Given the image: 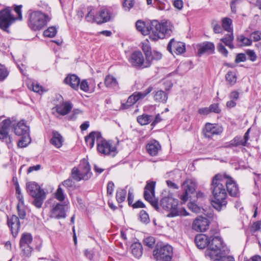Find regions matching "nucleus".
<instances>
[{
	"instance_id": "obj_1",
	"label": "nucleus",
	"mask_w": 261,
	"mask_h": 261,
	"mask_svg": "<svg viewBox=\"0 0 261 261\" xmlns=\"http://www.w3.org/2000/svg\"><path fill=\"white\" fill-rule=\"evenodd\" d=\"M136 27L142 35H148L149 39L154 41L169 37L172 32V26L169 22L161 23L157 20H152L147 23L138 20L136 22Z\"/></svg>"
},
{
	"instance_id": "obj_2",
	"label": "nucleus",
	"mask_w": 261,
	"mask_h": 261,
	"mask_svg": "<svg viewBox=\"0 0 261 261\" xmlns=\"http://www.w3.org/2000/svg\"><path fill=\"white\" fill-rule=\"evenodd\" d=\"M210 189L214 198L212 201L213 207L218 211L225 208L227 204V194L222 174H217L212 178Z\"/></svg>"
},
{
	"instance_id": "obj_3",
	"label": "nucleus",
	"mask_w": 261,
	"mask_h": 261,
	"mask_svg": "<svg viewBox=\"0 0 261 261\" xmlns=\"http://www.w3.org/2000/svg\"><path fill=\"white\" fill-rule=\"evenodd\" d=\"M228 248L216 230H211L208 247L205 252V255L208 258H213L214 255L225 250Z\"/></svg>"
},
{
	"instance_id": "obj_4",
	"label": "nucleus",
	"mask_w": 261,
	"mask_h": 261,
	"mask_svg": "<svg viewBox=\"0 0 261 261\" xmlns=\"http://www.w3.org/2000/svg\"><path fill=\"white\" fill-rule=\"evenodd\" d=\"M178 200L171 196L164 197L161 200V205L163 208L169 213L167 215L168 217H174L178 216H187L188 213L184 208L178 207Z\"/></svg>"
},
{
	"instance_id": "obj_5",
	"label": "nucleus",
	"mask_w": 261,
	"mask_h": 261,
	"mask_svg": "<svg viewBox=\"0 0 261 261\" xmlns=\"http://www.w3.org/2000/svg\"><path fill=\"white\" fill-rule=\"evenodd\" d=\"M28 193L34 198L33 204L37 208H41L46 197V193L40 186L35 182H29L27 184Z\"/></svg>"
},
{
	"instance_id": "obj_6",
	"label": "nucleus",
	"mask_w": 261,
	"mask_h": 261,
	"mask_svg": "<svg viewBox=\"0 0 261 261\" xmlns=\"http://www.w3.org/2000/svg\"><path fill=\"white\" fill-rule=\"evenodd\" d=\"M49 20L50 18L47 14L39 11H34L30 15L29 26L33 30H40Z\"/></svg>"
},
{
	"instance_id": "obj_7",
	"label": "nucleus",
	"mask_w": 261,
	"mask_h": 261,
	"mask_svg": "<svg viewBox=\"0 0 261 261\" xmlns=\"http://www.w3.org/2000/svg\"><path fill=\"white\" fill-rule=\"evenodd\" d=\"M89 163L85 160L81 162L78 167H74L71 171V176L77 181L88 180L92 176Z\"/></svg>"
},
{
	"instance_id": "obj_8",
	"label": "nucleus",
	"mask_w": 261,
	"mask_h": 261,
	"mask_svg": "<svg viewBox=\"0 0 261 261\" xmlns=\"http://www.w3.org/2000/svg\"><path fill=\"white\" fill-rule=\"evenodd\" d=\"M153 255L156 260L170 261L173 257V248L168 244H158Z\"/></svg>"
},
{
	"instance_id": "obj_9",
	"label": "nucleus",
	"mask_w": 261,
	"mask_h": 261,
	"mask_svg": "<svg viewBox=\"0 0 261 261\" xmlns=\"http://www.w3.org/2000/svg\"><path fill=\"white\" fill-rule=\"evenodd\" d=\"M97 149L98 152L104 155L115 156L117 153V148L113 144L112 141H107L102 137L97 143Z\"/></svg>"
},
{
	"instance_id": "obj_10",
	"label": "nucleus",
	"mask_w": 261,
	"mask_h": 261,
	"mask_svg": "<svg viewBox=\"0 0 261 261\" xmlns=\"http://www.w3.org/2000/svg\"><path fill=\"white\" fill-rule=\"evenodd\" d=\"M155 181H147L144 188V197L156 210L159 209L158 200L155 197Z\"/></svg>"
},
{
	"instance_id": "obj_11",
	"label": "nucleus",
	"mask_w": 261,
	"mask_h": 261,
	"mask_svg": "<svg viewBox=\"0 0 261 261\" xmlns=\"http://www.w3.org/2000/svg\"><path fill=\"white\" fill-rule=\"evenodd\" d=\"M16 18L11 14L10 8L0 11V28L8 32V28L15 21Z\"/></svg>"
},
{
	"instance_id": "obj_12",
	"label": "nucleus",
	"mask_w": 261,
	"mask_h": 261,
	"mask_svg": "<svg viewBox=\"0 0 261 261\" xmlns=\"http://www.w3.org/2000/svg\"><path fill=\"white\" fill-rule=\"evenodd\" d=\"M32 241L33 237L30 233L24 232L21 234L19 245L21 252L25 256H29L33 250L31 246Z\"/></svg>"
},
{
	"instance_id": "obj_13",
	"label": "nucleus",
	"mask_w": 261,
	"mask_h": 261,
	"mask_svg": "<svg viewBox=\"0 0 261 261\" xmlns=\"http://www.w3.org/2000/svg\"><path fill=\"white\" fill-rule=\"evenodd\" d=\"M197 187V182L194 178H187L182 184L184 193L181 195L180 199L183 202H186L190 197V195L194 194Z\"/></svg>"
},
{
	"instance_id": "obj_14",
	"label": "nucleus",
	"mask_w": 261,
	"mask_h": 261,
	"mask_svg": "<svg viewBox=\"0 0 261 261\" xmlns=\"http://www.w3.org/2000/svg\"><path fill=\"white\" fill-rule=\"evenodd\" d=\"M14 118H9L2 121L0 127V140L5 142L9 146L11 144V138L9 135V129L10 126L13 127Z\"/></svg>"
},
{
	"instance_id": "obj_15",
	"label": "nucleus",
	"mask_w": 261,
	"mask_h": 261,
	"mask_svg": "<svg viewBox=\"0 0 261 261\" xmlns=\"http://www.w3.org/2000/svg\"><path fill=\"white\" fill-rule=\"evenodd\" d=\"M223 175V182L227 191L230 196L238 197L240 195V191L238 185L230 176L226 174Z\"/></svg>"
},
{
	"instance_id": "obj_16",
	"label": "nucleus",
	"mask_w": 261,
	"mask_h": 261,
	"mask_svg": "<svg viewBox=\"0 0 261 261\" xmlns=\"http://www.w3.org/2000/svg\"><path fill=\"white\" fill-rule=\"evenodd\" d=\"M129 62L131 65L136 67H140L142 68H147L150 66V63L144 61V58L142 53L140 51H135L133 52L130 58Z\"/></svg>"
},
{
	"instance_id": "obj_17",
	"label": "nucleus",
	"mask_w": 261,
	"mask_h": 261,
	"mask_svg": "<svg viewBox=\"0 0 261 261\" xmlns=\"http://www.w3.org/2000/svg\"><path fill=\"white\" fill-rule=\"evenodd\" d=\"M223 129L221 126L217 124L207 123L205 124L203 132L206 138H212L214 135H218L223 132Z\"/></svg>"
},
{
	"instance_id": "obj_18",
	"label": "nucleus",
	"mask_w": 261,
	"mask_h": 261,
	"mask_svg": "<svg viewBox=\"0 0 261 261\" xmlns=\"http://www.w3.org/2000/svg\"><path fill=\"white\" fill-rule=\"evenodd\" d=\"M167 49L172 55L173 50L176 55H181L186 51V45L185 43L177 41L173 38L168 43Z\"/></svg>"
},
{
	"instance_id": "obj_19",
	"label": "nucleus",
	"mask_w": 261,
	"mask_h": 261,
	"mask_svg": "<svg viewBox=\"0 0 261 261\" xmlns=\"http://www.w3.org/2000/svg\"><path fill=\"white\" fill-rule=\"evenodd\" d=\"M215 45L213 42L205 41L196 45L197 54L201 56L204 54L208 55L214 53Z\"/></svg>"
},
{
	"instance_id": "obj_20",
	"label": "nucleus",
	"mask_w": 261,
	"mask_h": 261,
	"mask_svg": "<svg viewBox=\"0 0 261 261\" xmlns=\"http://www.w3.org/2000/svg\"><path fill=\"white\" fill-rule=\"evenodd\" d=\"M13 129L15 134L17 136H23L24 135L29 134L30 132L29 127L27 125L24 120H22L16 123L14 118Z\"/></svg>"
},
{
	"instance_id": "obj_21",
	"label": "nucleus",
	"mask_w": 261,
	"mask_h": 261,
	"mask_svg": "<svg viewBox=\"0 0 261 261\" xmlns=\"http://www.w3.org/2000/svg\"><path fill=\"white\" fill-rule=\"evenodd\" d=\"M7 224L11 229L13 236L14 238L16 237L20 227V222L19 218L15 215H13L10 217H8Z\"/></svg>"
},
{
	"instance_id": "obj_22",
	"label": "nucleus",
	"mask_w": 261,
	"mask_h": 261,
	"mask_svg": "<svg viewBox=\"0 0 261 261\" xmlns=\"http://www.w3.org/2000/svg\"><path fill=\"white\" fill-rule=\"evenodd\" d=\"M112 12L111 8H102L98 14H96V22L101 24L109 21L111 18Z\"/></svg>"
},
{
	"instance_id": "obj_23",
	"label": "nucleus",
	"mask_w": 261,
	"mask_h": 261,
	"mask_svg": "<svg viewBox=\"0 0 261 261\" xmlns=\"http://www.w3.org/2000/svg\"><path fill=\"white\" fill-rule=\"evenodd\" d=\"M209 224L210 222L207 219L199 217L194 221L192 228L196 231H205L208 229Z\"/></svg>"
},
{
	"instance_id": "obj_24",
	"label": "nucleus",
	"mask_w": 261,
	"mask_h": 261,
	"mask_svg": "<svg viewBox=\"0 0 261 261\" xmlns=\"http://www.w3.org/2000/svg\"><path fill=\"white\" fill-rule=\"evenodd\" d=\"M66 205L57 203L53 206L51 210L50 217L56 219L64 218L66 217Z\"/></svg>"
},
{
	"instance_id": "obj_25",
	"label": "nucleus",
	"mask_w": 261,
	"mask_h": 261,
	"mask_svg": "<svg viewBox=\"0 0 261 261\" xmlns=\"http://www.w3.org/2000/svg\"><path fill=\"white\" fill-rule=\"evenodd\" d=\"M64 83L73 89L77 90L80 84V79L75 74H68L64 79Z\"/></svg>"
},
{
	"instance_id": "obj_26",
	"label": "nucleus",
	"mask_w": 261,
	"mask_h": 261,
	"mask_svg": "<svg viewBox=\"0 0 261 261\" xmlns=\"http://www.w3.org/2000/svg\"><path fill=\"white\" fill-rule=\"evenodd\" d=\"M161 149V146L160 144L155 140L150 141L146 145V149L148 153L152 156L156 155Z\"/></svg>"
},
{
	"instance_id": "obj_27",
	"label": "nucleus",
	"mask_w": 261,
	"mask_h": 261,
	"mask_svg": "<svg viewBox=\"0 0 261 261\" xmlns=\"http://www.w3.org/2000/svg\"><path fill=\"white\" fill-rule=\"evenodd\" d=\"M210 237L204 234H199L196 236L195 238V243L197 247L201 249L205 248L206 247H208Z\"/></svg>"
},
{
	"instance_id": "obj_28",
	"label": "nucleus",
	"mask_w": 261,
	"mask_h": 261,
	"mask_svg": "<svg viewBox=\"0 0 261 261\" xmlns=\"http://www.w3.org/2000/svg\"><path fill=\"white\" fill-rule=\"evenodd\" d=\"M101 139V134L99 132H92L87 136L85 137V141L90 148H92L94 145L95 140L97 143L99 139Z\"/></svg>"
},
{
	"instance_id": "obj_29",
	"label": "nucleus",
	"mask_w": 261,
	"mask_h": 261,
	"mask_svg": "<svg viewBox=\"0 0 261 261\" xmlns=\"http://www.w3.org/2000/svg\"><path fill=\"white\" fill-rule=\"evenodd\" d=\"M229 252V251L227 249L218 253V254L214 255L213 258H210L213 259V261H234V258L228 255Z\"/></svg>"
},
{
	"instance_id": "obj_30",
	"label": "nucleus",
	"mask_w": 261,
	"mask_h": 261,
	"mask_svg": "<svg viewBox=\"0 0 261 261\" xmlns=\"http://www.w3.org/2000/svg\"><path fill=\"white\" fill-rule=\"evenodd\" d=\"M72 108L71 103L68 101L57 105L55 107L57 112L63 116L68 114L71 110Z\"/></svg>"
},
{
	"instance_id": "obj_31",
	"label": "nucleus",
	"mask_w": 261,
	"mask_h": 261,
	"mask_svg": "<svg viewBox=\"0 0 261 261\" xmlns=\"http://www.w3.org/2000/svg\"><path fill=\"white\" fill-rule=\"evenodd\" d=\"M132 254L137 258H140L143 252L142 244L139 242H135L130 246Z\"/></svg>"
},
{
	"instance_id": "obj_32",
	"label": "nucleus",
	"mask_w": 261,
	"mask_h": 261,
	"mask_svg": "<svg viewBox=\"0 0 261 261\" xmlns=\"http://www.w3.org/2000/svg\"><path fill=\"white\" fill-rule=\"evenodd\" d=\"M155 101L165 103L168 99V93L163 90H157L153 92Z\"/></svg>"
},
{
	"instance_id": "obj_33",
	"label": "nucleus",
	"mask_w": 261,
	"mask_h": 261,
	"mask_svg": "<svg viewBox=\"0 0 261 261\" xmlns=\"http://www.w3.org/2000/svg\"><path fill=\"white\" fill-rule=\"evenodd\" d=\"M50 142L57 148H60L62 146L63 138L58 132H53Z\"/></svg>"
},
{
	"instance_id": "obj_34",
	"label": "nucleus",
	"mask_w": 261,
	"mask_h": 261,
	"mask_svg": "<svg viewBox=\"0 0 261 261\" xmlns=\"http://www.w3.org/2000/svg\"><path fill=\"white\" fill-rule=\"evenodd\" d=\"M125 189L118 188L116 191V199L118 203H121L125 201L126 196V188Z\"/></svg>"
},
{
	"instance_id": "obj_35",
	"label": "nucleus",
	"mask_w": 261,
	"mask_h": 261,
	"mask_svg": "<svg viewBox=\"0 0 261 261\" xmlns=\"http://www.w3.org/2000/svg\"><path fill=\"white\" fill-rule=\"evenodd\" d=\"M242 146L241 136H237L229 142L225 143L224 147L233 148Z\"/></svg>"
},
{
	"instance_id": "obj_36",
	"label": "nucleus",
	"mask_w": 261,
	"mask_h": 261,
	"mask_svg": "<svg viewBox=\"0 0 261 261\" xmlns=\"http://www.w3.org/2000/svg\"><path fill=\"white\" fill-rule=\"evenodd\" d=\"M220 40L230 48L233 49L234 47L233 44V35L232 32L225 35Z\"/></svg>"
},
{
	"instance_id": "obj_37",
	"label": "nucleus",
	"mask_w": 261,
	"mask_h": 261,
	"mask_svg": "<svg viewBox=\"0 0 261 261\" xmlns=\"http://www.w3.org/2000/svg\"><path fill=\"white\" fill-rule=\"evenodd\" d=\"M162 55L161 53L156 50H153L151 51L148 55L147 54L146 60L147 62L151 63L152 60H159L162 58Z\"/></svg>"
},
{
	"instance_id": "obj_38",
	"label": "nucleus",
	"mask_w": 261,
	"mask_h": 261,
	"mask_svg": "<svg viewBox=\"0 0 261 261\" xmlns=\"http://www.w3.org/2000/svg\"><path fill=\"white\" fill-rule=\"evenodd\" d=\"M152 120V116L147 114H143L137 117V121L142 125L149 123Z\"/></svg>"
},
{
	"instance_id": "obj_39",
	"label": "nucleus",
	"mask_w": 261,
	"mask_h": 261,
	"mask_svg": "<svg viewBox=\"0 0 261 261\" xmlns=\"http://www.w3.org/2000/svg\"><path fill=\"white\" fill-rule=\"evenodd\" d=\"M153 90L151 86H149L145 90L141 92H135L134 93L137 100L142 99L145 97L149 93H150Z\"/></svg>"
},
{
	"instance_id": "obj_40",
	"label": "nucleus",
	"mask_w": 261,
	"mask_h": 261,
	"mask_svg": "<svg viewBox=\"0 0 261 261\" xmlns=\"http://www.w3.org/2000/svg\"><path fill=\"white\" fill-rule=\"evenodd\" d=\"M31 141L30 134L24 135L21 136V137L18 142V146L19 147H27Z\"/></svg>"
},
{
	"instance_id": "obj_41",
	"label": "nucleus",
	"mask_w": 261,
	"mask_h": 261,
	"mask_svg": "<svg viewBox=\"0 0 261 261\" xmlns=\"http://www.w3.org/2000/svg\"><path fill=\"white\" fill-rule=\"evenodd\" d=\"M138 100L134 94L129 96L126 102L121 103V108L123 109H128L130 107L134 105Z\"/></svg>"
},
{
	"instance_id": "obj_42",
	"label": "nucleus",
	"mask_w": 261,
	"mask_h": 261,
	"mask_svg": "<svg viewBox=\"0 0 261 261\" xmlns=\"http://www.w3.org/2000/svg\"><path fill=\"white\" fill-rule=\"evenodd\" d=\"M96 15H94V8L92 6L87 8V14L85 16V19L87 21L96 22Z\"/></svg>"
},
{
	"instance_id": "obj_43",
	"label": "nucleus",
	"mask_w": 261,
	"mask_h": 261,
	"mask_svg": "<svg viewBox=\"0 0 261 261\" xmlns=\"http://www.w3.org/2000/svg\"><path fill=\"white\" fill-rule=\"evenodd\" d=\"M105 84L107 87H114L117 85L116 79L111 75H107L105 80Z\"/></svg>"
},
{
	"instance_id": "obj_44",
	"label": "nucleus",
	"mask_w": 261,
	"mask_h": 261,
	"mask_svg": "<svg viewBox=\"0 0 261 261\" xmlns=\"http://www.w3.org/2000/svg\"><path fill=\"white\" fill-rule=\"evenodd\" d=\"M222 25L223 28L228 32H232L231 25L232 24V20L229 18H224L222 20Z\"/></svg>"
},
{
	"instance_id": "obj_45",
	"label": "nucleus",
	"mask_w": 261,
	"mask_h": 261,
	"mask_svg": "<svg viewBox=\"0 0 261 261\" xmlns=\"http://www.w3.org/2000/svg\"><path fill=\"white\" fill-rule=\"evenodd\" d=\"M237 41L241 43V45L250 46L252 44V40L245 37L243 35L239 36L237 38Z\"/></svg>"
},
{
	"instance_id": "obj_46",
	"label": "nucleus",
	"mask_w": 261,
	"mask_h": 261,
	"mask_svg": "<svg viewBox=\"0 0 261 261\" xmlns=\"http://www.w3.org/2000/svg\"><path fill=\"white\" fill-rule=\"evenodd\" d=\"M57 33V28L55 27H50L44 31L43 35L45 37L52 38L56 35Z\"/></svg>"
},
{
	"instance_id": "obj_47",
	"label": "nucleus",
	"mask_w": 261,
	"mask_h": 261,
	"mask_svg": "<svg viewBox=\"0 0 261 261\" xmlns=\"http://www.w3.org/2000/svg\"><path fill=\"white\" fill-rule=\"evenodd\" d=\"M226 80L230 84L233 85L236 83L237 76L235 73L231 71H228L225 75Z\"/></svg>"
},
{
	"instance_id": "obj_48",
	"label": "nucleus",
	"mask_w": 261,
	"mask_h": 261,
	"mask_svg": "<svg viewBox=\"0 0 261 261\" xmlns=\"http://www.w3.org/2000/svg\"><path fill=\"white\" fill-rule=\"evenodd\" d=\"M55 198L60 201H63L65 198V195L63 190L61 188V185L58 188L55 194Z\"/></svg>"
},
{
	"instance_id": "obj_49",
	"label": "nucleus",
	"mask_w": 261,
	"mask_h": 261,
	"mask_svg": "<svg viewBox=\"0 0 261 261\" xmlns=\"http://www.w3.org/2000/svg\"><path fill=\"white\" fill-rule=\"evenodd\" d=\"M135 0H124L122 3L125 11H129L134 6Z\"/></svg>"
},
{
	"instance_id": "obj_50",
	"label": "nucleus",
	"mask_w": 261,
	"mask_h": 261,
	"mask_svg": "<svg viewBox=\"0 0 261 261\" xmlns=\"http://www.w3.org/2000/svg\"><path fill=\"white\" fill-rule=\"evenodd\" d=\"M212 25L213 29V31L216 34L222 33L223 32V27L219 24L216 20H213Z\"/></svg>"
},
{
	"instance_id": "obj_51",
	"label": "nucleus",
	"mask_w": 261,
	"mask_h": 261,
	"mask_svg": "<svg viewBox=\"0 0 261 261\" xmlns=\"http://www.w3.org/2000/svg\"><path fill=\"white\" fill-rule=\"evenodd\" d=\"M140 221L145 224L149 222V218L148 214L144 210H142L140 212Z\"/></svg>"
},
{
	"instance_id": "obj_52",
	"label": "nucleus",
	"mask_w": 261,
	"mask_h": 261,
	"mask_svg": "<svg viewBox=\"0 0 261 261\" xmlns=\"http://www.w3.org/2000/svg\"><path fill=\"white\" fill-rule=\"evenodd\" d=\"M9 72L7 68L0 64V81H4L8 75Z\"/></svg>"
},
{
	"instance_id": "obj_53",
	"label": "nucleus",
	"mask_w": 261,
	"mask_h": 261,
	"mask_svg": "<svg viewBox=\"0 0 261 261\" xmlns=\"http://www.w3.org/2000/svg\"><path fill=\"white\" fill-rule=\"evenodd\" d=\"M246 55L248 56V59L252 62H254L256 60L257 56L253 50L247 49L246 50Z\"/></svg>"
},
{
	"instance_id": "obj_54",
	"label": "nucleus",
	"mask_w": 261,
	"mask_h": 261,
	"mask_svg": "<svg viewBox=\"0 0 261 261\" xmlns=\"http://www.w3.org/2000/svg\"><path fill=\"white\" fill-rule=\"evenodd\" d=\"M17 211L19 218L21 219H24L26 216L25 210L23 206H21L19 203L17 204Z\"/></svg>"
},
{
	"instance_id": "obj_55",
	"label": "nucleus",
	"mask_w": 261,
	"mask_h": 261,
	"mask_svg": "<svg viewBox=\"0 0 261 261\" xmlns=\"http://www.w3.org/2000/svg\"><path fill=\"white\" fill-rule=\"evenodd\" d=\"M261 227V221H258L254 222L251 228L250 231L252 233H254L258 230H260Z\"/></svg>"
},
{
	"instance_id": "obj_56",
	"label": "nucleus",
	"mask_w": 261,
	"mask_h": 261,
	"mask_svg": "<svg viewBox=\"0 0 261 261\" xmlns=\"http://www.w3.org/2000/svg\"><path fill=\"white\" fill-rule=\"evenodd\" d=\"M217 49L218 51L223 55L225 57H227L228 52L225 47L223 45L222 43H219L217 46Z\"/></svg>"
},
{
	"instance_id": "obj_57",
	"label": "nucleus",
	"mask_w": 261,
	"mask_h": 261,
	"mask_svg": "<svg viewBox=\"0 0 261 261\" xmlns=\"http://www.w3.org/2000/svg\"><path fill=\"white\" fill-rule=\"evenodd\" d=\"M250 38L254 41L256 42L261 40V32L256 31L252 32L250 34Z\"/></svg>"
},
{
	"instance_id": "obj_58",
	"label": "nucleus",
	"mask_w": 261,
	"mask_h": 261,
	"mask_svg": "<svg viewBox=\"0 0 261 261\" xmlns=\"http://www.w3.org/2000/svg\"><path fill=\"white\" fill-rule=\"evenodd\" d=\"M247 60L246 55L244 53L238 54L236 55L235 59V62L236 63H239L240 62H243L246 61Z\"/></svg>"
},
{
	"instance_id": "obj_59",
	"label": "nucleus",
	"mask_w": 261,
	"mask_h": 261,
	"mask_svg": "<svg viewBox=\"0 0 261 261\" xmlns=\"http://www.w3.org/2000/svg\"><path fill=\"white\" fill-rule=\"evenodd\" d=\"M30 89H32V90L36 93H39L42 91V87L37 83L33 82L32 83L30 87Z\"/></svg>"
},
{
	"instance_id": "obj_60",
	"label": "nucleus",
	"mask_w": 261,
	"mask_h": 261,
	"mask_svg": "<svg viewBox=\"0 0 261 261\" xmlns=\"http://www.w3.org/2000/svg\"><path fill=\"white\" fill-rule=\"evenodd\" d=\"M210 112H214L219 114L221 112V110L219 108L218 103H213L210 106Z\"/></svg>"
},
{
	"instance_id": "obj_61",
	"label": "nucleus",
	"mask_w": 261,
	"mask_h": 261,
	"mask_svg": "<svg viewBox=\"0 0 261 261\" xmlns=\"http://www.w3.org/2000/svg\"><path fill=\"white\" fill-rule=\"evenodd\" d=\"M79 86L81 90L84 92H88L89 90V85L86 80H83L80 82Z\"/></svg>"
},
{
	"instance_id": "obj_62",
	"label": "nucleus",
	"mask_w": 261,
	"mask_h": 261,
	"mask_svg": "<svg viewBox=\"0 0 261 261\" xmlns=\"http://www.w3.org/2000/svg\"><path fill=\"white\" fill-rule=\"evenodd\" d=\"M249 132L250 128L245 133L243 138L241 137L242 146H246L247 145V142L249 138Z\"/></svg>"
},
{
	"instance_id": "obj_63",
	"label": "nucleus",
	"mask_w": 261,
	"mask_h": 261,
	"mask_svg": "<svg viewBox=\"0 0 261 261\" xmlns=\"http://www.w3.org/2000/svg\"><path fill=\"white\" fill-rule=\"evenodd\" d=\"M62 185L67 189L73 188L74 186V183L72 179L68 178L62 182Z\"/></svg>"
},
{
	"instance_id": "obj_64",
	"label": "nucleus",
	"mask_w": 261,
	"mask_h": 261,
	"mask_svg": "<svg viewBox=\"0 0 261 261\" xmlns=\"http://www.w3.org/2000/svg\"><path fill=\"white\" fill-rule=\"evenodd\" d=\"M144 244L150 248H152L155 243V239L153 237H148L144 239Z\"/></svg>"
}]
</instances>
